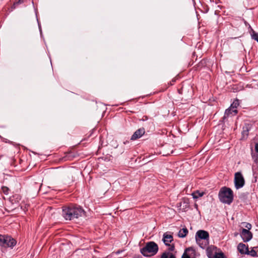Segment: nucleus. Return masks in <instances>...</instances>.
Listing matches in <instances>:
<instances>
[{
	"mask_svg": "<svg viewBox=\"0 0 258 258\" xmlns=\"http://www.w3.org/2000/svg\"><path fill=\"white\" fill-rule=\"evenodd\" d=\"M85 214L84 209L80 206L71 205L63 207L62 215L66 220H73L82 217Z\"/></svg>",
	"mask_w": 258,
	"mask_h": 258,
	"instance_id": "f257e3e1",
	"label": "nucleus"
},
{
	"mask_svg": "<svg viewBox=\"0 0 258 258\" xmlns=\"http://www.w3.org/2000/svg\"><path fill=\"white\" fill-rule=\"evenodd\" d=\"M218 198L221 203L230 205L233 201V192L230 188L223 186L219 191Z\"/></svg>",
	"mask_w": 258,
	"mask_h": 258,
	"instance_id": "f03ea898",
	"label": "nucleus"
},
{
	"mask_svg": "<svg viewBox=\"0 0 258 258\" xmlns=\"http://www.w3.org/2000/svg\"><path fill=\"white\" fill-rule=\"evenodd\" d=\"M196 240L202 248H206L209 243V233L203 230H198L196 234Z\"/></svg>",
	"mask_w": 258,
	"mask_h": 258,
	"instance_id": "7ed1b4c3",
	"label": "nucleus"
},
{
	"mask_svg": "<svg viewBox=\"0 0 258 258\" xmlns=\"http://www.w3.org/2000/svg\"><path fill=\"white\" fill-rule=\"evenodd\" d=\"M158 250V245L154 242H148L146 246L141 249V252L144 256H148L149 253L155 254Z\"/></svg>",
	"mask_w": 258,
	"mask_h": 258,
	"instance_id": "20e7f679",
	"label": "nucleus"
},
{
	"mask_svg": "<svg viewBox=\"0 0 258 258\" xmlns=\"http://www.w3.org/2000/svg\"><path fill=\"white\" fill-rule=\"evenodd\" d=\"M17 241L15 239L8 235H0V246L5 247L13 248L16 245Z\"/></svg>",
	"mask_w": 258,
	"mask_h": 258,
	"instance_id": "39448f33",
	"label": "nucleus"
},
{
	"mask_svg": "<svg viewBox=\"0 0 258 258\" xmlns=\"http://www.w3.org/2000/svg\"><path fill=\"white\" fill-rule=\"evenodd\" d=\"M245 184L244 178L240 172H236L234 174V185L238 189L242 188Z\"/></svg>",
	"mask_w": 258,
	"mask_h": 258,
	"instance_id": "423d86ee",
	"label": "nucleus"
},
{
	"mask_svg": "<svg viewBox=\"0 0 258 258\" xmlns=\"http://www.w3.org/2000/svg\"><path fill=\"white\" fill-rule=\"evenodd\" d=\"M253 123L250 121H246L244 123L243 127L242 134V139L245 140L247 138L249 134V131L251 129Z\"/></svg>",
	"mask_w": 258,
	"mask_h": 258,
	"instance_id": "0eeeda50",
	"label": "nucleus"
},
{
	"mask_svg": "<svg viewBox=\"0 0 258 258\" xmlns=\"http://www.w3.org/2000/svg\"><path fill=\"white\" fill-rule=\"evenodd\" d=\"M240 236L244 242H248L252 238V234L248 230L243 228L240 232Z\"/></svg>",
	"mask_w": 258,
	"mask_h": 258,
	"instance_id": "6e6552de",
	"label": "nucleus"
},
{
	"mask_svg": "<svg viewBox=\"0 0 258 258\" xmlns=\"http://www.w3.org/2000/svg\"><path fill=\"white\" fill-rule=\"evenodd\" d=\"M145 133V130L144 128H140L137 130L132 135L131 138V140L132 141H135L138 139L140 138L144 135Z\"/></svg>",
	"mask_w": 258,
	"mask_h": 258,
	"instance_id": "1a4fd4ad",
	"label": "nucleus"
},
{
	"mask_svg": "<svg viewBox=\"0 0 258 258\" xmlns=\"http://www.w3.org/2000/svg\"><path fill=\"white\" fill-rule=\"evenodd\" d=\"M237 113V110L236 109H233L231 106H230L225 110L223 118L225 119L226 118L229 117L230 115H235Z\"/></svg>",
	"mask_w": 258,
	"mask_h": 258,
	"instance_id": "9d476101",
	"label": "nucleus"
},
{
	"mask_svg": "<svg viewBox=\"0 0 258 258\" xmlns=\"http://www.w3.org/2000/svg\"><path fill=\"white\" fill-rule=\"evenodd\" d=\"M237 249L239 252L241 254H246L247 252L248 248V247L246 246L245 244L242 243H240L237 246Z\"/></svg>",
	"mask_w": 258,
	"mask_h": 258,
	"instance_id": "9b49d317",
	"label": "nucleus"
},
{
	"mask_svg": "<svg viewBox=\"0 0 258 258\" xmlns=\"http://www.w3.org/2000/svg\"><path fill=\"white\" fill-rule=\"evenodd\" d=\"M207 256L209 258H224V255L223 253L220 252V253H217L215 252V253L213 255L209 250V249H207Z\"/></svg>",
	"mask_w": 258,
	"mask_h": 258,
	"instance_id": "f8f14e48",
	"label": "nucleus"
},
{
	"mask_svg": "<svg viewBox=\"0 0 258 258\" xmlns=\"http://www.w3.org/2000/svg\"><path fill=\"white\" fill-rule=\"evenodd\" d=\"M163 240L165 245H169V243L173 241V237L171 235L164 233L163 235Z\"/></svg>",
	"mask_w": 258,
	"mask_h": 258,
	"instance_id": "ddd939ff",
	"label": "nucleus"
},
{
	"mask_svg": "<svg viewBox=\"0 0 258 258\" xmlns=\"http://www.w3.org/2000/svg\"><path fill=\"white\" fill-rule=\"evenodd\" d=\"M188 232V231L186 227L183 228L179 230L178 236L180 238H184L187 235Z\"/></svg>",
	"mask_w": 258,
	"mask_h": 258,
	"instance_id": "4468645a",
	"label": "nucleus"
},
{
	"mask_svg": "<svg viewBox=\"0 0 258 258\" xmlns=\"http://www.w3.org/2000/svg\"><path fill=\"white\" fill-rule=\"evenodd\" d=\"M21 199L19 195H15L10 198V201L12 204L18 203Z\"/></svg>",
	"mask_w": 258,
	"mask_h": 258,
	"instance_id": "2eb2a0df",
	"label": "nucleus"
},
{
	"mask_svg": "<svg viewBox=\"0 0 258 258\" xmlns=\"http://www.w3.org/2000/svg\"><path fill=\"white\" fill-rule=\"evenodd\" d=\"M204 195L203 192H200L199 190H197L192 194V196L194 199H198L199 198L202 197Z\"/></svg>",
	"mask_w": 258,
	"mask_h": 258,
	"instance_id": "dca6fc26",
	"label": "nucleus"
},
{
	"mask_svg": "<svg viewBox=\"0 0 258 258\" xmlns=\"http://www.w3.org/2000/svg\"><path fill=\"white\" fill-rule=\"evenodd\" d=\"M161 258H175V257L172 253L164 252L162 254Z\"/></svg>",
	"mask_w": 258,
	"mask_h": 258,
	"instance_id": "f3484780",
	"label": "nucleus"
},
{
	"mask_svg": "<svg viewBox=\"0 0 258 258\" xmlns=\"http://www.w3.org/2000/svg\"><path fill=\"white\" fill-rule=\"evenodd\" d=\"M251 38L258 42V33L255 32L254 30H252L251 32Z\"/></svg>",
	"mask_w": 258,
	"mask_h": 258,
	"instance_id": "a211bd4d",
	"label": "nucleus"
},
{
	"mask_svg": "<svg viewBox=\"0 0 258 258\" xmlns=\"http://www.w3.org/2000/svg\"><path fill=\"white\" fill-rule=\"evenodd\" d=\"M239 105V101L237 99L235 100L233 103L231 104L230 106L233 109L237 108V106Z\"/></svg>",
	"mask_w": 258,
	"mask_h": 258,
	"instance_id": "6ab92c4d",
	"label": "nucleus"
},
{
	"mask_svg": "<svg viewBox=\"0 0 258 258\" xmlns=\"http://www.w3.org/2000/svg\"><path fill=\"white\" fill-rule=\"evenodd\" d=\"M246 254H249L250 255H251V256H253V257H256L257 256V253L256 252L253 250V249H251L250 251H249L248 250V251L247 252H246Z\"/></svg>",
	"mask_w": 258,
	"mask_h": 258,
	"instance_id": "aec40b11",
	"label": "nucleus"
},
{
	"mask_svg": "<svg viewBox=\"0 0 258 258\" xmlns=\"http://www.w3.org/2000/svg\"><path fill=\"white\" fill-rule=\"evenodd\" d=\"M2 190L5 195H7L9 194L10 189L8 187L5 186H2Z\"/></svg>",
	"mask_w": 258,
	"mask_h": 258,
	"instance_id": "412c9836",
	"label": "nucleus"
},
{
	"mask_svg": "<svg viewBox=\"0 0 258 258\" xmlns=\"http://www.w3.org/2000/svg\"><path fill=\"white\" fill-rule=\"evenodd\" d=\"M252 158L254 162L257 163L258 162V154H252Z\"/></svg>",
	"mask_w": 258,
	"mask_h": 258,
	"instance_id": "4be33fe9",
	"label": "nucleus"
},
{
	"mask_svg": "<svg viewBox=\"0 0 258 258\" xmlns=\"http://www.w3.org/2000/svg\"><path fill=\"white\" fill-rule=\"evenodd\" d=\"M245 224V227L249 231V230L251 228V225L248 223H244Z\"/></svg>",
	"mask_w": 258,
	"mask_h": 258,
	"instance_id": "5701e85b",
	"label": "nucleus"
},
{
	"mask_svg": "<svg viewBox=\"0 0 258 258\" xmlns=\"http://www.w3.org/2000/svg\"><path fill=\"white\" fill-rule=\"evenodd\" d=\"M182 258H190V257L184 252L182 256Z\"/></svg>",
	"mask_w": 258,
	"mask_h": 258,
	"instance_id": "b1692460",
	"label": "nucleus"
},
{
	"mask_svg": "<svg viewBox=\"0 0 258 258\" xmlns=\"http://www.w3.org/2000/svg\"><path fill=\"white\" fill-rule=\"evenodd\" d=\"M255 150L256 152L258 153V142L255 145Z\"/></svg>",
	"mask_w": 258,
	"mask_h": 258,
	"instance_id": "393cba45",
	"label": "nucleus"
},
{
	"mask_svg": "<svg viewBox=\"0 0 258 258\" xmlns=\"http://www.w3.org/2000/svg\"><path fill=\"white\" fill-rule=\"evenodd\" d=\"M192 251V252H195V250L191 247H188L186 249V251Z\"/></svg>",
	"mask_w": 258,
	"mask_h": 258,
	"instance_id": "a878e982",
	"label": "nucleus"
},
{
	"mask_svg": "<svg viewBox=\"0 0 258 258\" xmlns=\"http://www.w3.org/2000/svg\"><path fill=\"white\" fill-rule=\"evenodd\" d=\"M24 0H19V1L16 3V4H21V3H23L24 2Z\"/></svg>",
	"mask_w": 258,
	"mask_h": 258,
	"instance_id": "bb28decb",
	"label": "nucleus"
},
{
	"mask_svg": "<svg viewBox=\"0 0 258 258\" xmlns=\"http://www.w3.org/2000/svg\"><path fill=\"white\" fill-rule=\"evenodd\" d=\"M67 160H68V158H67V156H65L62 158V160L64 161H67Z\"/></svg>",
	"mask_w": 258,
	"mask_h": 258,
	"instance_id": "cd10ccee",
	"label": "nucleus"
},
{
	"mask_svg": "<svg viewBox=\"0 0 258 258\" xmlns=\"http://www.w3.org/2000/svg\"><path fill=\"white\" fill-rule=\"evenodd\" d=\"M148 119V117L147 116H144L143 118V120H146Z\"/></svg>",
	"mask_w": 258,
	"mask_h": 258,
	"instance_id": "c85d7f7f",
	"label": "nucleus"
},
{
	"mask_svg": "<svg viewBox=\"0 0 258 258\" xmlns=\"http://www.w3.org/2000/svg\"><path fill=\"white\" fill-rule=\"evenodd\" d=\"M173 249H174V246H171L170 248V250H171V251L173 250Z\"/></svg>",
	"mask_w": 258,
	"mask_h": 258,
	"instance_id": "c756f323",
	"label": "nucleus"
},
{
	"mask_svg": "<svg viewBox=\"0 0 258 258\" xmlns=\"http://www.w3.org/2000/svg\"><path fill=\"white\" fill-rule=\"evenodd\" d=\"M195 207H198V205L197 204H195Z\"/></svg>",
	"mask_w": 258,
	"mask_h": 258,
	"instance_id": "7c9ffc66",
	"label": "nucleus"
}]
</instances>
